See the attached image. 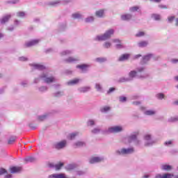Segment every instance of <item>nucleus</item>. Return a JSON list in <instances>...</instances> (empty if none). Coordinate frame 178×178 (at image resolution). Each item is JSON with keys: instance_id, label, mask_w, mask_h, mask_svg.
Here are the masks:
<instances>
[{"instance_id": "1", "label": "nucleus", "mask_w": 178, "mask_h": 178, "mask_svg": "<svg viewBox=\"0 0 178 178\" xmlns=\"http://www.w3.org/2000/svg\"><path fill=\"white\" fill-rule=\"evenodd\" d=\"M147 67L144 65L138 66L136 70H131L128 74L130 81H133L136 77L141 80H145L149 77V74L146 72Z\"/></svg>"}, {"instance_id": "2", "label": "nucleus", "mask_w": 178, "mask_h": 178, "mask_svg": "<svg viewBox=\"0 0 178 178\" xmlns=\"http://www.w3.org/2000/svg\"><path fill=\"white\" fill-rule=\"evenodd\" d=\"M43 81L45 84H51L56 81V78L54 76L49 72H44L33 79L34 84H38L40 81Z\"/></svg>"}, {"instance_id": "3", "label": "nucleus", "mask_w": 178, "mask_h": 178, "mask_svg": "<svg viewBox=\"0 0 178 178\" xmlns=\"http://www.w3.org/2000/svg\"><path fill=\"white\" fill-rule=\"evenodd\" d=\"M113 34H115V30L111 29L105 31L102 35H97L95 38V41H107L109 40Z\"/></svg>"}, {"instance_id": "4", "label": "nucleus", "mask_w": 178, "mask_h": 178, "mask_svg": "<svg viewBox=\"0 0 178 178\" xmlns=\"http://www.w3.org/2000/svg\"><path fill=\"white\" fill-rule=\"evenodd\" d=\"M134 153V147L118 149L115 151V155L117 156H126V155H130Z\"/></svg>"}, {"instance_id": "5", "label": "nucleus", "mask_w": 178, "mask_h": 178, "mask_svg": "<svg viewBox=\"0 0 178 178\" xmlns=\"http://www.w3.org/2000/svg\"><path fill=\"white\" fill-rule=\"evenodd\" d=\"M138 132H134L127 137L128 143H134L136 145H140L141 140H139Z\"/></svg>"}, {"instance_id": "6", "label": "nucleus", "mask_w": 178, "mask_h": 178, "mask_svg": "<svg viewBox=\"0 0 178 178\" xmlns=\"http://www.w3.org/2000/svg\"><path fill=\"white\" fill-rule=\"evenodd\" d=\"M124 129L122 125H117L113 127H110L107 129V133H111L112 134H116L118 133H122Z\"/></svg>"}, {"instance_id": "7", "label": "nucleus", "mask_w": 178, "mask_h": 178, "mask_svg": "<svg viewBox=\"0 0 178 178\" xmlns=\"http://www.w3.org/2000/svg\"><path fill=\"white\" fill-rule=\"evenodd\" d=\"M144 140L145 147H151V145H154L156 143L155 140L152 139V136L149 134L145 135Z\"/></svg>"}, {"instance_id": "8", "label": "nucleus", "mask_w": 178, "mask_h": 178, "mask_svg": "<svg viewBox=\"0 0 178 178\" xmlns=\"http://www.w3.org/2000/svg\"><path fill=\"white\" fill-rule=\"evenodd\" d=\"M153 58L154 60H158L159 56H155L154 54H149L143 57V60L141 61L142 65H145L147 62H149V59Z\"/></svg>"}, {"instance_id": "9", "label": "nucleus", "mask_w": 178, "mask_h": 178, "mask_svg": "<svg viewBox=\"0 0 178 178\" xmlns=\"http://www.w3.org/2000/svg\"><path fill=\"white\" fill-rule=\"evenodd\" d=\"M104 161H105V157L104 156H93L90 159L89 163L94 165V163H99L104 162Z\"/></svg>"}, {"instance_id": "10", "label": "nucleus", "mask_w": 178, "mask_h": 178, "mask_svg": "<svg viewBox=\"0 0 178 178\" xmlns=\"http://www.w3.org/2000/svg\"><path fill=\"white\" fill-rule=\"evenodd\" d=\"M67 145V141L64 140L60 142L55 143L53 145V148H55V149H63V148L66 147Z\"/></svg>"}, {"instance_id": "11", "label": "nucleus", "mask_w": 178, "mask_h": 178, "mask_svg": "<svg viewBox=\"0 0 178 178\" xmlns=\"http://www.w3.org/2000/svg\"><path fill=\"white\" fill-rule=\"evenodd\" d=\"M90 67H91V65L89 64H81L76 65V69H79V70H81V73H88Z\"/></svg>"}, {"instance_id": "12", "label": "nucleus", "mask_w": 178, "mask_h": 178, "mask_svg": "<svg viewBox=\"0 0 178 178\" xmlns=\"http://www.w3.org/2000/svg\"><path fill=\"white\" fill-rule=\"evenodd\" d=\"M40 40H39V39H35V40H32L29 42H26L24 44V48H30L31 47L38 45V44L40 42Z\"/></svg>"}, {"instance_id": "13", "label": "nucleus", "mask_w": 178, "mask_h": 178, "mask_svg": "<svg viewBox=\"0 0 178 178\" xmlns=\"http://www.w3.org/2000/svg\"><path fill=\"white\" fill-rule=\"evenodd\" d=\"M40 40H39V39H35V40H32L29 42H26L24 44V48H30L31 47L38 45V44L40 42Z\"/></svg>"}, {"instance_id": "14", "label": "nucleus", "mask_w": 178, "mask_h": 178, "mask_svg": "<svg viewBox=\"0 0 178 178\" xmlns=\"http://www.w3.org/2000/svg\"><path fill=\"white\" fill-rule=\"evenodd\" d=\"M80 60V58L79 57H72L70 56L64 60V62L65 63H76V62H79Z\"/></svg>"}, {"instance_id": "15", "label": "nucleus", "mask_w": 178, "mask_h": 178, "mask_svg": "<svg viewBox=\"0 0 178 178\" xmlns=\"http://www.w3.org/2000/svg\"><path fill=\"white\" fill-rule=\"evenodd\" d=\"M30 66L31 67H33V69H36V70H45L46 69L45 65L42 64L31 63L30 64Z\"/></svg>"}, {"instance_id": "16", "label": "nucleus", "mask_w": 178, "mask_h": 178, "mask_svg": "<svg viewBox=\"0 0 178 178\" xmlns=\"http://www.w3.org/2000/svg\"><path fill=\"white\" fill-rule=\"evenodd\" d=\"M160 169L164 172H170V170L173 169V167L169 164H161L160 165Z\"/></svg>"}, {"instance_id": "17", "label": "nucleus", "mask_w": 178, "mask_h": 178, "mask_svg": "<svg viewBox=\"0 0 178 178\" xmlns=\"http://www.w3.org/2000/svg\"><path fill=\"white\" fill-rule=\"evenodd\" d=\"M174 175L172 173H165L163 175L161 174H156L154 178H173Z\"/></svg>"}, {"instance_id": "18", "label": "nucleus", "mask_w": 178, "mask_h": 178, "mask_svg": "<svg viewBox=\"0 0 178 178\" xmlns=\"http://www.w3.org/2000/svg\"><path fill=\"white\" fill-rule=\"evenodd\" d=\"M10 17H12V16L10 15H8L0 18V24H5V23H8Z\"/></svg>"}, {"instance_id": "19", "label": "nucleus", "mask_w": 178, "mask_h": 178, "mask_svg": "<svg viewBox=\"0 0 178 178\" xmlns=\"http://www.w3.org/2000/svg\"><path fill=\"white\" fill-rule=\"evenodd\" d=\"M104 15H105V10L104 9L99 10L95 12L96 17H99L100 19L104 17Z\"/></svg>"}, {"instance_id": "20", "label": "nucleus", "mask_w": 178, "mask_h": 178, "mask_svg": "<svg viewBox=\"0 0 178 178\" xmlns=\"http://www.w3.org/2000/svg\"><path fill=\"white\" fill-rule=\"evenodd\" d=\"M143 113L146 116H154V115H156V111H155V110H146L143 112Z\"/></svg>"}, {"instance_id": "21", "label": "nucleus", "mask_w": 178, "mask_h": 178, "mask_svg": "<svg viewBox=\"0 0 178 178\" xmlns=\"http://www.w3.org/2000/svg\"><path fill=\"white\" fill-rule=\"evenodd\" d=\"M79 134L80 133L78 131L72 132L67 136V138L68 140H74Z\"/></svg>"}, {"instance_id": "22", "label": "nucleus", "mask_w": 178, "mask_h": 178, "mask_svg": "<svg viewBox=\"0 0 178 178\" xmlns=\"http://www.w3.org/2000/svg\"><path fill=\"white\" fill-rule=\"evenodd\" d=\"M97 63H105V62L108 61V58L106 57H98L95 60Z\"/></svg>"}, {"instance_id": "23", "label": "nucleus", "mask_w": 178, "mask_h": 178, "mask_svg": "<svg viewBox=\"0 0 178 178\" xmlns=\"http://www.w3.org/2000/svg\"><path fill=\"white\" fill-rule=\"evenodd\" d=\"M49 117V113H44L42 115H38V120H39V122H44V120H47V118Z\"/></svg>"}, {"instance_id": "24", "label": "nucleus", "mask_w": 178, "mask_h": 178, "mask_svg": "<svg viewBox=\"0 0 178 178\" xmlns=\"http://www.w3.org/2000/svg\"><path fill=\"white\" fill-rule=\"evenodd\" d=\"M90 90H91V87L90 86H83L78 89L79 92H83V93L88 92V91H90Z\"/></svg>"}, {"instance_id": "25", "label": "nucleus", "mask_w": 178, "mask_h": 178, "mask_svg": "<svg viewBox=\"0 0 178 178\" xmlns=\"http://www.w3.org/2000/svg\"><path fill=\"white\" fill-rule=\"evenodd\" d=\"M74 145L76 148H81V147H86V144L84 141H77Z\"/></svg>"}, {"instance_id": "26", "label": "nucleus", "mask_w": 178, "mask_h": 178, "mask_svg": "<svg viewBox=\"0 0 178 178\" xmlns=\"http://www.w3.org/2000/svg\"><path fill=\"white\" fill-rule=\"evenodd\" d=\"M133 15L131 14H124L121 15V19L124 21L131 20Z\"/></svg>"}, {"instance_id": "27", "label": "nucleus", "mask_w": 178, "mask_h": 178, "mask_svg": "<svg viewBox=\"0 0 178 178\" xmlns=\"http://www.w3.org/2000/svg\"><path fill=\"white\" fill-rule=\"evenodd\" d=\"M129 58H130V54H122L121 56H120V58H118V60L120 62H124V60H127Z\"/></svg>"}, {"instance_id": "28", "label": "nucleus", "mask_w": 178, "mask_h": 178, "mask_svg": "<svg viewBox=\"0 0 178 178\" xmlns=\"http://www.w3.org/2000/svg\"><path fill=\"white\" fill-rule=\"evenodd\" d=\"M148 46V41L147 40H143L139 42H138V47L139 48H145V47Z\"/></svg>"}, {"instance_id": "29", "label": "nucleus", "mask_w": 178, "mask_h": 178, "mask_svg": "<svg viewBox=\"0 0 178 178\" xmlns=\"http://www.w3.org/2000/svg\"><path fill=\"white\" fill-rule=\"evenodd\" d=\"M10 173H19V172L22 171V168L21 167H12L10 169Z\"/></svg>"}, {"instance_id": "30", "label": "nucleus", "mask_w": 178, "mask_h": 178, "mask_svg": "<svg viewBox=\"0 0 178 178\" xmlns=\"http://www.w3.org/2000/svg\"><path fill=\"white\" fill-rule=\"evenodd\" d=\"M95 20V17L94 16H88L85 18L84 22L85 23H94Z\"/></svg>"}, {"instance_id": "31", "label": "nucleus", "mask_w": 178, "mask_h": 178, "mask_svg": "<svg viewBox=\"0 0 178 178\" xmlns=\"http://www.w3.org/2000/svg\"><path fill=\"white\" fill-rule=\"evenodd\" d=\"M80 81V79H75L71 81H69L67 82V86H76V84H78V83Z\"/></svg>"}, {"instance_id": "32", "label": "nucleus", "mask_w": 178, "mask_h": 178, "mask_svg": "<svg viewBox=\"0 0 178 178\" xmlns=\"http://www.w3.org/2000/svg\"><path fill=\"white\" fill-rule=\"evenodd\" d=\"M102 47L104 49H109L112 47V43L109 41H106L103 43Z\"/></svg>"}, {"instance_id": "33", "label": "nucleus", "mask_w": 178, "mask_h": 178, "mask_svg": "<svg viewBox=\"0 0 178 178\" xmlns=\"http://www.w3.org/2000/svg\"><path fill=\"white\" fill-rule=\"evenodd\" d=\"M72 19H83V15H81L80 13H74L72 15Z\"/></svg>"}, {"instance_id": "34", "label": "nucleus", "mask_w": 178, "mask_h": 178, "mask_svg": "<svg viewBox=\"0 0 178 178\" xmlns=\"http://www.w3.org/2000/svg\"><path fill=\"white\" fill-rule=\"evenodd\" d=\"M73 54V50H64L60 53L61 56H65L67 55H72Z\"/></svg>"}, {"instance_id": "35", "label": "nucleus", "mask_w": 178, "mask_h": 178, "mask_svg": "<svg viewBox=\"0 0 178 178\" xmlns=\"http://www.w3.org/2000/svg\"><path fill=\"white\" fill-rule=\"evenodd\" d=\"M130 81V79L128 77L122 76L118 79V83H129Z\"/></svg>"}, {"instance_id": "36", "label": "nucleus", "mask_w": 178, "mask_h": 178, "mask_svg": "<svg viewBox=\"0 0 178 178\" xmlns=\"http://www.w3.org/2000/svg\"><path fill=\"white\" fill-rule=\"evenodd\" d=\"M34 161H35V158L33 157V156H28L26 157L25 159H24V161L25 162V163H31V162H34Z\"/></svg>"}, {"instance_id": "37", "label": "nucleus", "mask_w": 178, "mask_h": 178, "mask_svg": "<svg viewBox=\"0 0 178 178\" xmlns=\"http://www.w3.org/2000/svg\"><path fill=\"white\" fill-rule=\"evenodd\" d=\"M95 88L98 91V92H102L103 91L102 85L99 83H95Z\"/></svg>"}, {"instance_id": "38", "label": "nucleus", "mask_w": 178, "mask_h": 178, "mask_svg": "<svg viewBox=\"0 0 178 178\" xmlns=\"http://www.w3.org/2000/svg\"><path fill=\"white\" fill-rule=\"evenodd\" d=\"M65 169L66 170H74V169H76V165L75 164H68L65 167Z\"/></svg>"}, {"instance_id": "39", "label": "nucleus", "mask_w": 178, "mask_h": 178, "mask_svg": "<svg viewBox=\"0 0 178 178\" xmlns=\"http://www.w3.org/2000/svg\"><path fill=\"white\" fill-rule=\"evenodd\" d=\"M138 10H140V6H132L129 8V12L131 13H134V12H138Z\"/></svg>"}, {"instance_id": "40", "label": "nucleus", "mask_w": 178, "mask_h": 178, "mask_svg": "<svg viewBox=\"0 0 178 178\" xmlns=\"http://www.w3.org/2000/svg\"><path fill=\"white\" fill-rule=\"evenodd\" d=\"M39 92H47L48 91V86H42L38 88Z\"/></svg>"}, {"instance_id": "41", "label": "nucleus", "mask_w": 178, "mask_h": 178, "mask_svg": "<svg viewBox=\"0 0 178 178\" xmlns=\"http://www.w3.org/2000/svg\"><path fill=\"white\" fill-rule=\"evenodd\" d=\"M63 95H65V93L63 92V91H58L54 93V97H56L57 98L63 97Z\"/></svg>"}, {"instance_id": "42", "label": "nucleus", "mask_w": 178, "mask_h": 178, "mask_svg": "<svg viewBox=\"0 0 178 178\" xmlns=\"http://www.w3.org/2000/svg\"><path fill=\"white\" fill-rule=\"evenodd\" d=\"M16 141V136H11L9 138L8 140V144L11 145L12 144H14V143Z\"/></svg>"}, {"instance_id": "43", "label": "nucleus", "mask_w": 178, "mask_h": 178, "mask_svg": "<svg viewBox=\"0 0 178 178\" xmlns=\"http://www.w3.org/2000/svg\"><path fill=\"white\" fill-rule=\"evenodd\" d=\"M152 18H153L154 20L159 21L161 20V15L159 14H152Z\"/></svg>"}, {"instance_id": "44", "label": "nucleus", "mask_w": 178, "mask_h": 178, "mask_svg": "<svg viewBox=\"0 0 178 178\" xmlns=\"http://www.w3.org/2000/svg\"><path fill=\"white\" fill-rule=\"evenodd\" d=\"M108 111H111V107L109 106H104L100 109L102 113H106V112H108Z\"/></svg>"}, {"instance_id": "45", "label": "nucleus", "mask_w": 178, "mask_h": 178, "mask_svg": "<svg viewBox=\"0 0 178 178\" xmlns=\"http://www.w3.org/2000/svg\"><path fill=\"white\" fill-rule=\"evenodd\" d=\"M26 15H27V14H26V13H25L24 12H23V11H19V12L17 13V17H22V18L26 17Z\"/></svg>"}, {"instance_id": "46", "label": "nucleus", "mask_w": 178, "mask_h": 178, "mask_svg": "<svg viewBox=\"0 0 178 178\" xmlns=\"http://www.w3.org/2000/svg\"><path fill=\"white\" fill-rule=\"evenodd\" d=\"M156 97L157 98V99H165V94L163 93H158L156 95Z\"/></svg>"}, {"instance_id": "47", "label": "nucleus", "mask_w": 178, "mask_h": 178, "mask_svg": "<svg viewBox=\"0 0 178 178\" xmlns=\"http://www.w3.org/2000/svg\"><path fill=\"white\" fill-rule=\"evenodd\" d=\"M64 163H58L55 165V169L56 170H60L62 169V167H63Z\"/></svg>"}, {"instance_id": "48", "label": "nucleus", "mask_w": 178, "mask_h": 178, "mask_svg": "<svg viewBox=\"0 0 178 178\" xmlns=\"http://www.w3.org/2000/svg\"><path fill=\"white\" fill-rule=\"evenodd\" d=\"M119 102H122V103L127 102V97H125V96H120L119 97Z\"/></svg>"}, {"instance_id": "49", "label": "nucleus", "mask_w": 178, "mask_h": 178, "mask_svg": "<svg viewBox=\"0 0 178 178\" xmlns=\"http://www.w3.org/2000/svg\"><path fill=\"white\" fill-rule=\"evenodd\" d=\"M164 145H165V147H171V145H173V140L165 141Z\"/></svg>"}, {"instance_id": "50", "label": "nucleus", "mask_w": 178, "mask_h": 178, "mask_svg": "<svg viewBox=\"0 0 178 178\" xmlns=\"http://www.w3.org/2000/svg\"><path fill=\"white\" fill-rule=\"evenodd\" d=\"M49 5L51 6H58V5H60V1H51L49 3Z\"/></svg>"}, {"instance_id": "51", "label": "nucleus", "mask_w": 178, "mask_h": 178, "mask_svg": "<svg viewBox=\"0 0 178 178\" xmlns=\"http://www.w3.org/2000/svg\"><path fill=\"white\" fill-rule=\"evenodd\" d=\"M145 35V32L144 31H139L136 34V37L140 38V37H144Z\"/></svg>"}, {"instance_id": "52", "label": "nucleus", "mask_w": 178, "mask_h": 178, "mask_svg": "<svg viewBox=\"0 0 178 178\" xmlns=\"http://www.w3.org/2000/svg\"><path fill=\"white\" fill-rule=\"evenodd\" d=\"M101 131L99 128H95L92 130V134H98Z\"/></svg>"}, {"instance_id": "53", "label": "nucleus", "mask_w": 178, "mask_h": 178, "mask_svg": "<svg viewBox=\"0 0 178 178\" xmlns=\"http://www.w3.org/2000/svg\"><path fill=\"white\" fill-rule=\"evenodd\" d=\"M95 120H89L88 121V126H95Z\"/></svg>"}, {"instance_id": "54", "label": "nucleus", "mask_w": 178, "mask_h": 178, "mask_svg": "<svg viewBox=\"0 0 178 178\" xmlns=\"http://www.w3.org/2000/svg\"><path fill=\"white\" fill-rule=\"evenodd\" d=\"M19 60H20V62H27V60H29V58L27 57H24V56H21L19 57Z\"/></svg>"}, {"instance_id": "55", "label": "nucleus", "mask_w": 178, "mask_h": 178, "mask_svg": "<svg viewBox=\"0 0 178 178\" xmlns=\"http://www.w3.org/2000/svg\"><path fill=\"white\" fill-rule=\"evenodd\" d=\"M115 48L116 49H123V48H124V46H123V44L120 43H118L117 44H115Z\"/></svg>"}, {"instance_id": "56", "label": "nucleus", "mask_w": 178, "mask_h": 178, "mask_svg": "<svg viewBox=\"0 0 178 178\" xmlns=\"http://www.w3.org/2000/svg\"><path fill=\"white\" fill-rule=\"evenodd\" d=\"M20 84L22 87H27V86H29V81H22Z\"/></svg>"}, {"instance_id": "57", "label": "nucleus", "mask_w": 178, "mask_h": 178, "mask_svg": "<svg viewBox=\"0 0 178 178\" xmlns=\"http://www.w3.org/2000/svg\"><path fill=\"white\" fill-rule=\"evenodd\" d=\"M175 16H170L168 17V23H172L173 20H175Z\"/></svg>"}, {"instance_id": "58", "label": "nucleus", "mask_w": 178, "mask_h": 178, "mask_svg": "<svg viewBox=\"0 0 178 178\" xmlns=\"http://www.w3.org/2000/svg\"><path fill=\"white\" fill-rule=\"evenodd\" d=\"M114 91H116V88H110L107 91V94H112Z\"/></svg>"}, {"instance_id": "59", "label": "nucleus", "mask_w": 178, "mask_h": 178, "mask_svg": "<svg viewBox=\"0 0 178 178\" xmlns=\"http://www.w3.org/2000/svg\"><path fill=\"white\" fill-rule=\"evenodd\" d=\"M66 29V24H63L60 26V30L61 31H63L64 30Z\"/></svg>"}, {"instance_id": "60", "label": "nucleus", "mask_w": 178, "mask_h": 178, "mask_svg": "<svg viewBox=\"0 0 178 178\" xmlns=\"http://www.w3.org/2000/svg\"><path fill=\"white\" fill-rule=\"evenodd\" d=\"M29 127L31 130H35L37 129V125L33 124H29Z\"/></svg>"}, {"instance_id": "61", "label": "nucleus", "mask_w": 178, "mask_h": 178, "mask_svg": "<svg viewBox=\"0 0 178 178\" xmlns=\"http://www.w3.org/2000/svg\"><path fill=\"white\" fill-rule=\"evenodd\" d=\"M132 104L134 105L135 106H138V105H141V102H139V101L133 102Z\"/></svg>"}, {"instance_id": "62", "label": "nucleus", "mask_w": 178, "mask_h": 178, "mask_svg": "<svg viewBox=\"0 0 178 178\" xmlns=\"http://www.w3.org/2000/svg\"><path fill=\"white\" fill-rule=\"evenodd\" d=\"M5 173H6V170L4 168H0V176H1V175H5Z\"/></svg>"}, {"instance_id": "63", "label": "nucleus", "mask_w": 178, "mask_h": 178, "mask_svg": "<svg viewBox=\"0 0 178 178\" xmlns=\"http://www.w3.org/2000/svg\"><path fill=\"white\" fill-rule=\"evenodd\" d=\"M8 31H13L15 30V26H13V25L8 26L7 28Z\"/></svg>"}, {"instance_id": "64", "label": "nucleus", "mask_w": 178, "mask_h": 178, "mask_svg": "<svg viewBox=\"0 0 178 178\" xmlns=\"http://www.w3.org/2000/svg\"><path fill=\"white\" fill-rule=\"evenodd\" d=\"M131 99H138V95H134L131 96Z\"/></svg>"}]
</instances>
